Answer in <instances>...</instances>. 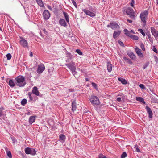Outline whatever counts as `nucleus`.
Wrapping results in <instances>:
<instances>
[{
  "instance_id": "nucleus-25",
  "label": "nucleus",
  "mask_w": 158,
  "mask_h": 158,
  "mask_svg": "<svg viewBox=\"0 0 158 158\" xmlns=\"http://www.w3.org/2000/svg\"><path fill=\"white\" fill-rule=\"evenodd\" d=\"M118 79L123 84L126 85L127 83V81L124 79L122 78H118Z\"/></svg>"
},
{
  "instance_id": "nucleus-32",
  "label": "nucleus",
  "mask_w": 158,
  "mask_h": 158,
  "mask_svg": "<svg viewBox=\"0 0 158 158\" xmlns=\"http://www.w3.org/2000/svg\"><path fill=\"white\" fill-rule=\"evenodd\" d=\"M21 104L23 105H25L27 103V100L25 99H23L21 101Z\"/></svg>"
},
{
  "instance_id": "nucleus-15",
  "label": "nucleus",
  "mask_w": 158,
  "mask_h": 158,
  "mask_svg": "<svg viewBox=\"0 0 158 158\" xmlns=\"http://www.w3.org/2000/svg\"><path fill=\"white\" fill-rule=\"evenodd\" d=\"M68 67L71 70V71H73L76 70V67L74 64H69L67 65Z\"/></svg>"
},
{
  "instance_id": "nucleus-33",
  "label": "nucleus",
  "mask_w": 158,
  "mask_h": 158,
  "mask_svg": "<svg viewBox=\"0 0 158 158\" xmlns=\"http://www.w3.org/2000/svg\"><path fill=\"white\" fill-rule=\"evenodd\" d=\"M138 31L141 33L143 36H145V34L142 29H139L138 30Z\"/></svg>"
},
{
  "instance_id": "nucleus-34",
  "label": "nucleus",
  "mask_w": 158,
  "mask_h": 158,
  "mask_svg": "<svg viewBox=\"0 0 158 158\" xmlns=\"http://www.w3.org/2000/svg\"><path fill=\"white\" fill-rule=\"evenodd\" d=\"M126 153L125 152H123L121 155V158H125L127 156Z\"/></svg>"
},
{
  "instance_id": "nucleus-57",
  "label": "nucleus",
  "mask_w": 158,
  "mask_h": 158,
  "mask_svg": "<svg viewBox=\"0 0 158 158\" xmlns=\"http://www.w3.org/2000/svg\"><path fill=\"white\" fill-rule=\"evenodd\" d=\"M43 31L45 33V34H46L47 33V32L46 31V30L45 29H44L43 30Z\"/></svg>"
},
{
  "instance_id": "nucleus-21",
  "label": "nucleus",
  "mask_w": 158,
  "mask_h": 158,
  "mask_svg": "<svg viewBox=\"0 0 158 158\" xmlns=\"http://www.w3.org/2000/svg\"><path fill=\"white\" fill-rule=\"evenodd\" d=\"M35 116H31L29 118V123L31 124L35 122Z\"/></svg>"
},
{
  "instance_id": "nucleus-41",
  "label": "nucleus",
  "mask_w": 158,
  "mask_h": 158,
  "mask_svg": "<svg viewBox=\"0 0 158 158\" xmlns=\"http://www.w3.org/2000/svg\"><path fill=\"white\" fill-rule=\"evenodd\" d=\"M98 158H106V157L102 154H100L98 156Z\"/></svg>"
},
{
  "instance_id": "nucleus-29",
  "label": "nucleus",
  "mask_w": 158,
  "mask_h": 158,
  "mask_svg": "<svg viewBox=\"0 0 158 158\" xmlns=\"http://www.w3.org/2000/svg\"><path fill=\"white\" fill-rule=\"evenodd\" d=\"M5 149L6 150H7V148H5ZM6 152L7 153V154L8 156L10 158H11L12 157V155L10 151H6Z\"/></svg>"
},
{
  "instance_id": "nucleus-45",
  "label": "nucleus",
  "mask_w": 158,
  "mask_h": 158,
  "mask_svg": "<svg viewBox=\"0 0 158 158\" xmlns=\"http://www.w3.org/2000/svg\"><path fill=\"white\" fill-rule=\"evenodd\" d=\"M140 47L142 50L144 51L145 49L144 46L143 44H140Z\"/></svg>"
},
{
  "instance_id": "nucleus-39",
  "label": "nucleus",
  "mask_w": 158,
  "mask_h": 158,
  "mask_svg": "<svg viewBox=\"0 0 158 158\" xmlns=\"http://www.w3.org/2000/svg\"><path fill=\"white\" fill-rule=\"evenodd\" d=\"M140 87L142 89L145 90L146 89V87H145L144 85L143 84H140L139 85Z\"/></svg>"
},
{
  "instance_id": "nucleus-8",
  "label": "nucleus",
  "mask_w": 158,
  "mask_h": 158,
  "mask_svg": "<svg viewBox=\"0 0 158 158\" xmlns=\"http://www.w3.org/2000/svg\"><path fill=\"white\" fill-rule=\"evenodd\" d=\"M43 15L45 20H48L50 17V14L48 10H45L43 13Z\"/></svg>"
},
{
  "instance_id": "nucleus-7",
  "label": "nucleus",
  "mask_w": 158,
  "mask_h": 158,
  "mask_svg": "<svg viewBox=\"0 0 158 158\" xmlns=\"http://www.w3.org/2000/svg\"><path fill=\"white\" fill-rule=\"evenodd\" d=\"M93 12H91L88 10H86L85 9H83L82 10V11L85 13V14L90 17H94L95 15V11H93V10H91Z\"/></svg>"
},
{
  "instance_id": "nucleus-44",
  "label": "nucleus",
  "mask_w": 158,
  "mask_h": 158,
  "mask_svg": "<svg viewBox=\"0 0 158 158\" xmlns=\"http://www.w3.org/2000/svg\"><path fill=\"white\" fill-rule=\"evenodd\" d=\"M92 86L94 87L96 89L97 87V85L94 83L93 82L92 83Z\"/></svg>"
},
{
  "instance_id": "nucleus-4",
  "label": "nucleus",
  "mask_w": 158,
  "mask_h": 158,
  "mask_svg": "<svg viewBox=\"0 0 158 158\" xmlns=\"http://www.w3.org/2000/svg\"><path fill=\"white\" fill-rule=\"evenodd\" d=\"M148 14V12L146 10H145L143 12H142L140 14V17L141 20L144 24H145L146 23V20L147 19Z\"/></svg>"
},
{
  "instance_id": "nucleus-9",
  "label": "nucleus",
  "mask_w": 158,
  "mask_h": 158,
  "mask_svg": "<svg viewBox=\"0 0 158 158\" xmlns=\"http://www.w3.org/2000/svg\"><path fill=\"white\" fill-rule=\"evenodd\" d=\"M45 69V66L43 64H41L39 65L37 70L38 73H41Z\"/></svg>"
},
{
  "instance_id": "nucleus-56",
  "label": "nucleus",
  "mask_w": 158,
  "mask_h": 158,
  "mask_svg": "<svg viewBox=\"0 0 158 158\" xmlns=\"http://www.w3.org/2000/svg\"><path fill=\"white\" fill-rule=\"evenodd\" d=\"M127 22H129V23H131L132 22V20L129 19H127Z\"/></svg>"
},
{
  "instance_id": "nucleus-14",
  "label": "nucleus",
  "mask_w": 158,
  "mask_h": 158,
  "mask_svg": "<svg viewBox=\"0 0 158 158\" xmlns=\"http://www.w3.org/2000/svg\"><path fill=\"white\" fill-rule=\"evenodd\" d=\"M119 27L118 24L115 22L111 23V28L112 29H115Z\"/></svg>"
},
{
  "instance_id": "nucleus-43",
  "label": "nucleus",
  "mask_w": 158,
  "mask_h": 158,
  "mask_svg": "<svg viewBox=\"0 0 158 158\" xmlns=\"http://www.w3.org/2000/svg\"><path fill=\"white\" fill-rule=\"evenodd\" d=\"M74 6L77 7V5L76 2L74 0H71Z\"/></svg>"
},
{
  "instance_id": "nucleus-6",
  "label": "nucleus",
  "mask_w": 158,
  "mask_h": 158,
  "mask_svg": "<svg viewBox=\"0 0 158 158\" xmlns=\"http://www.w3.org/2000/svg\"><path fill=\"white\" fill-rule=\"evenodd\" d=\"M19 43L24 48H28V47L27 41L23 37H20Z\"/></svg>"
},
{
  "instance_id": "nucleus-49",
  "label": "nucleus",
  "mask_w": 158,
  "mask_h": 158,
  "mask_svg": "<svg viewBox=\"0 0 158 158\" xmlns=\"http://www.w3.org/2000/svg\"><path fill=\"white\" fill-rule=\"evenodd\" d=\"M73 74L75 76L76 75L77 73V72L75 70L74 71H72Z\"/></svg>"
},
{
  "instance_id": "nucleus-58",
  "label": "nucleus",
  "mask_w": 158,
  "mask_h": 158,
  "mask_svg": "<svg viewBox=\"0 0 158 158\" xmlns=\"http://www.w3.org/2000/svg\"><path fill=\"white\" fill-rule=\"evenodd\" d=\"M30 56L31 57H32L33 56V54H32V52H31L30 54Z\"/></svg>"
},
{
  "instance_id": "nucleus-62",
  "label": "nucleus",
  "mask_w": 158,
  "mask_h": 158,
  "mask_svg": "<svg viewBox=\"0 0 158 158\" xmlns=\"http://www.w3.org/2000/svg\"><path fill=\"white\" fill-rule=\"evenodd\" d=\"M69 90H70V92H72V91H71L70 90V89Z\"/></svg>"
},
{
  "instance_id": "nucleus-17",
  "label": "nucleus",
  "mask_w": 158,
  "mask_h": 158,
  "mask_svg": "<svg viewBox=\"0 0 158 158\" xmlns=\"http://www.w3.org/2000/svg\"><path fill=\"white\" fill-rule=\"evenodd\" d=\"M127 53L128 56L132 59H135V56L133 52L130 51H128L127 52Z\"/></svg>"
},
{
  "instance_id": "nucleus-18",
  "label": "nucleus",
  "mask_w": 158,
  "mask_h": 158,
  "mask_svg": "<svg viewBox=\"0 0 158 158\" xmlns=\"http://www.w3.org/2000/svg\"><path fill=\"white\" fill-rule=\"evenodd\" d=\"M107 67L108 71L109 72H111L112 70V65L110 62H108L107 63Z\"/></svg>"
},
{
  "instance_id": "nucleus-47",
  "label": "nucleus",
  "mask_w": 158,
  "mask_h": 158,
  "mask_svg": "<svg viewBox=\"0 0 158 158\" xmlns=\"http://www.w3.org/2000/svg\"><path fill=\"white\" fill-rule=\"evenodd\" d=\"M149 64L148 63H146L143 66V68L144 69L146 68L147 66Z\"/></svg>"
},
{
  "instance_id": "nucleus-12",
  "label": "nucleus",
  "mask_w": 158,
  "mask_h": 158,
  "mask_svg": "<svg viewBox=\"0 0 158 158\" xmlns=\"http://www.w3.org/2000/svg\"><path fill=\"white\" fill-rule=\"evenodd\" d=\"M146 109L147 111V113L148 114L149 118H152V117L153 113L151 109L148 106H146Z\"/></svg>"
},
{
  "instance_id": "nucleus-11",
  "label": "nucleus",
  "mask_w": 158,
  "mask_h": 158,
  "mask_svg": "<svg viewBox=\"0 0 158 158\" xmlns=\"http://www.w3.org/2000/svg\"><path fill=\"white\" fill-rule=\"evenodd\" d=\"M124 31L125 32V34L126 35L131 37V34L132 33L133 34H135V33L134 32L133 30H131L130 31H128L127 29H125L124 30Z\"/></svg>"
},
{
  "instance_id": "nucleus-5",
  "label": "nucleus",
  "mask_w": 158,
  "mask_h": 158,
  "mask_svg": "<svg viewBox=\"0 0 158 158\" xmlns=\"http://www.w3.org/2000/svg\"><path fill=\"white\" fill-rule=\"evenodd\" d=\"M25 153L27 154L35 155L36 154V151L34 149L29 147L26 148L25 149Z\"/></svg>"
},
{
  "instance_id": "nucleus-30",
  "label": "nucleus",
  "mask_w": 158,
  "mask_h": 158,
  "mask_svg": "<svg viewBox=\"0 0 158 158\" xmlns=\"http://www.w3.org/2000/svg\"><path fill=\"white\" fill-rule=\"evenodd\" d=\"M130 38L132 40H138L139 39V37L135 35H131Z\"/></svg>"
},
{
  "instance_id": "nucleus-16",
  "label": "nucleus",
  "mask_w": 158,
  "mask_h": 158,
  "mask_svg": "<svg viewBox=\"0 0 158 158\" xmlns=\"http://www.w3.org/2000/svg\"><path fill=\"white\" fill-rule=\"evenodd\" d=\"M135 51L137 55L141 57H143V54L141 52V50L138 48H137L135 49Z\"/></svg>"
},
{
  "instance_id": "nucleus-59",
  "label": "nucleus",
  "mask_w": 158,
  "mask_h": 158,
  "mask_svg": "<svg viewBox=\"0 0 158 158\" xmlns=\"http://www.w3.org/2000/svg\"><path fill=\"white\" fill-rule=\"evenodd\" d=\"M158 101V100L156 98H155V102H157V101Z\"/></svg>"
},
{
  "instance_id": "nucleus-55",
  "label": "nucleus",
  "mask_w": 158,
  "mask_h": 158,
  "mask_svg": "<svg viewBox=\"0 0 158 158\" xmlns=\"http://www.w3.org/2000/svg\"><path fill=\"white\" fill-rule=\"evenodd\" d=\"M136 151L137 152H140V149L138 147H137L136 148Z\"/></svg>"
},
{
  "instance_id": "nucleus-26",
  "label": "nucleus",
  "mask_w": 158,
  "mask_h": 158,
  "mask_svg": "<svg viewBox=\"0 0 158 158\" xmlns=\"http://www.w3.org/2000/svg\"><path fill=\"white\" fill-rule=\"evenodd\" d=\"M136 99L137 101H140L144 104L145 103V102L144 101V99L142 98L139 97H137L136 98Z\"/></svg>"
},
{
  "instance_id": "nucleus-3",
  "label": "nucleus",
  "mask_w": 158,
  "mask_h": 158,
  "mask_svg": "<svg viewBox=\"0 0 158 158\" xmlns=\"http://www.w3.org/2000/svg\"><path fill=\"white\" fill-rule=\"evenodd\" d=\"M89 99L94 106H95L100 104V102L98 98L96 96H91Z\"/></svg>"
},
{
  "instance_id": "nucleus-24",
  "label": "nucleus",
  "mask_w": 158,
  "mask_h": 158,
  "mask_svg": "<svg viewBox=\"0 0 158 158\" xmlns=\"http://www.w3.org/2000/svg\"><path fill=\"white\" fill-rule=\"evenodd\" d=\"M63 14L66 22L68 23H69V16L68 14L65 12H63Z\"/></svg>"
},
{
  "instance_id": "nucleus-54",
  "label": "nucleus",
  "mask_w": 158,
  "mask_h": 158,
  "mask_svg": "<svg viewBox=\"0 0 158 158\" xmlns=\"http://www.w3.org/2000/svg\"><path fill=\"white\" fill-rule=\"evenodd\" d=\"M123 59L126 61H127V60L128 59V58H127V57L125 56L123 57Z\"/></svg>"
},
{
  "instance_id": "nucleus-22",
  "label": "nucleus",
  "mask_w": 158,
  "mask_h": 158,
  "mask_svg": "<svg viewBox=\"0 0 158 158\" xmlns=\"http://www.w3.org/2000/svg\"><path fill=\"white\" fill-rule=\"evenodd\" d=\"M59 141L61 142L64 141L66 139L65 136L62 134L60 135L59 136Z\"/></svg>"
},
{
  "instance_id": "nucleus-61",
  "label": "nucleus",
  "mask_w": 158,
  "mask_h": 158,
  "mask_svg": "<svg viewBox=\"0 0 158 158\" xmlns=\"http://www.w3.org/2000/svg\"><path fill=\"white\" fill-rule=\"evenodd\" d=\"M86 81H88V79L87 78H86Z\"/></svg>"
},
{
  "instance_id": "nucleus-10",
  "label": "nucleus",
  "mask_w": 158,
  "mask_h": 158,
  "mask_svg": "<svg viewBox=\"0 0 158 158\" xmlns=\"http://www.w3.org/2000/svg\"><path fill=\"white\" fill-rule=\"evenodd\" d=\"M151 32L155 38H158V31L156 30L154 28H151Z\"/></svg>"
},
{
  "instance_id": "nucleus-35",
  "label": "nucleus",
  "mask_w": 158,
  "mask_h": 158,
  "mask_svg": "<svg viewBox=\"0 0 158 158\" xmlns=\"http://www.w3.org/2000/svg\"><path fill=\"white\" fill-rule=\"evenodd\" d=\"M4 110L2 107L0 108V117L2 116L3 114V110Z\"/></svg>"
},
{
  "instance_id": "nucleus-46",
  "label": "nucleus",
  "mask_w": 158,
  "mask_h": 158,
  "mask_svg": "<svg viewBox=\"0 0 158 158\" xmlns=\"http://www.w3.org/2000/svg\"><path fill=\"white\" fill-rule=\"evenodd\" d=\"M127 62L129 64H131L132 63V61H131V60L129 59H128L127 60Z\"/></svg>"
},
{
  "instance_id": "nucleus-13",
  "label": "nucleus",
  "mask_w": 158,
  "mask_h": 158,
  "mask_svg": "<svg viewBox=\"0 0 158 158\" xmlns=\"http://www.w3.org/2000/svg\"><path fill=\"white\" fill-rule=\"evenodd\" d=\"M59 24L61 26L64 27L67 26V23L65 20L63 19H60L59 21Z\"/></svg>"
},
{
  "instance_id": "nucleus-2",
  "label": "nucleus",
  "mask_w": 158,
  "mask_h": 158,
  "mask_svg": "<svg viewBox=\"0 0 158 158\" xmlns=\"http://www.w3.org/2000/svg\"><path fill=\"white\" fill-rule=\"evenodd\" d=\"M123 11V13L126 12L127 14L130 15V17L131 18H134L135 16V14L133 10L130 7L124 8Z\"/></svg>"
},
{
  "instance_id": "nucleus-53",
  "label": "nucleus",
  "mask_w": 158,
  "mask_h": 158,
  "mask_svg": "<svg viewBox=\"0 0 158 158\" xmlns=\"http://www.w3.org/2000/svg\"><path fill=\"white\" fill-rule=\"evenodd\" d=\"M107 27H111V23H110V24L107 25Z\"/></svg>"
},
{
  "instance_id": "nucleus-1",
  "label": "nucleus",
  "mask_w": 158,
  "mask_h": 158,
  "mask_svg": "<svg viewBox=\"0 0 158 158\" xmlns=\"http://www.w3.org/2000/svg\"><path fill=\"white\" fill-rule=\"evenodd\" d=\"M25 78L22 76H19L16 77L15 82L16 85L19 87H23L26 84L25 81Z\"/></svg>"
},
{
  "instance_id": "nucleus-20",
  "label": "nucleus",
  "mask_w": 158,
  "mask_h": 158,
  "mask_svg": "<svg viewBox=\"0 0 158 158\" xmlns=\"http://www.w3.org/2000/svg\"><path fill=\"white\" fill-rule=\"evenodd\" d=\"M121 33V31H114L113 35V36L114 39H116L118 36H119Z\"/></svg>"
},
{
  "instance_id": "nucleus-51",
  "label": "nucleus",
  "mask_w": 158,
  "mask_h": 158,
  "mask_svg": "<svg viewBox=\"0 0 158 158\" xmlns=\"http://www.w3.org/2000/svg\"><path fill=\"white\" fill-rule=\"evenodd\" d=\"M13 142L15 143L16 141V139L14 138H11Z\"/></svg>"
},
{
  "instance_id": "nucleus-48",
  "label": "nucleus",
  "mask_w": 158,
  "mask_h": 158,
  "mask_svg": "<svg viewBox=\"0 0 158 158\" xmlns=\"http://www.w3.org/2000/svg\"><path fill=\"white\" fill-rule=\"evenodd\" d=\"M118 43L121 46H123L124 44L123 42L120 41H118Z\"/></svg>"
},
{
  "instance_id": "nucleus-28",
  "label": "nucleus",
  "mask_w": 158,
  "mask_h": 158,
  "mask_svg": "<svg viewBox=\"0 0 158 158\" xmlns=\"http://www.w3.org/2000/svg\"><path fill=\"white\" fill-rule=\"evenodd\" d=\"M38 4L41 7H43L44 6V4L42 0H36Z\"/></svg>"
},
{
  "instance_id": "nucleus-38",
  "label": "nucleus",
  "mask_w": 158,
  "mask_h": 158,
  "mask_svg": "<svg viewBox=\"0 0 158 158\" xmlns=\"http://www.w3.org/2000/svg\"><path fill=\"white\" fill-rule=\"evenodd\" d=\"M31 94H32L31 93L29 92L28 93L29 98L30 99V100H31V101H32V100H33V98L31 96Z\"/></svg>"
},
{
  "instance_id": "nucleus-19",
  "label": "nucleus",
  "mask_w": 158,
  "mask_h": 158,
  "mask_svg": "<svg viewBox=\"0 0 158 158\" xmlns=\"http://www.w3.org/2000/svg\"><path fill=\"white\" fill-rule=\"evenodd\" d=\"M32 93L37 96L39 95V92L36 87H34L32 90Z\"/></svg>"
},
{
  "instance_id": "nucleus-37",
  "label": "nucleus",
  "mask_w": 158,
  "mask_h": 158,
  "mask_svg": "<svg viewBox=\"0 0 158 158\" xmlns=\"http://www.w3.org/2000/svg\"><path fill=\"white\" fill-rule=\"evenodd\" d=\"M76 52L80 55H82V52L79 49H77L76 51Z\"/></svg>"
},
{
  "instance_id": "nucleus-52",
  "label": "nucleus",
  "mask_w": 158,
  "mask_h": 158,
  "mask_svg": "<svg viewBox=\"0 0 158 158\" xmlns=\"http://www.w3.org/2000/svg\"><path fill=\"white\" fill-rule=\"evenodd\" d=\"M117 100L119 102H120V101H121V97H118V98H117Z\"/></svg>"
},
{
  "instance_id": "nucleus-50",
  "label": "nucleus",
  "mask_w": 158,
  "mask_h": 158,
  "mask_svg": "<svg viewBox=\"0 0 158 158\" xmlns=\"http://www.w3.org/2000/svg\"><path fill=\"white\" fill-rule=\"evenodd\" d=\"M47 7L48 8V9H49L51 11H52V7L50 6H49V5H48L47 6Z\"/></svg>"
},
{
  "instance_id": "nucleus-36",
  "label": "nucleus",
  "mask_w": 158,
  "mask_h": 158,
  "mask_svg": "<svg viewBox=\"0 0 158 158\" xmlns=\"http://www.w3.org/2000/svg\"><path fill=\"white\" fill-rule=\"evenodd\" d=\"M11 55L10 53H8L6 55V57L8 60H10L11 58Z\"/></svg>"
},
{
  "instance_id": "nucleus-31",
  "label": "nucleus",
  "mask_w": 158,
  "mask_h": 158,
  "mask_svg": "<svg viewBox=\"0 0 158 158\" xmlns=\"http://www.w3.org/2000/svg\"><path fill=\"white\" fill-rule=\"evenodd\" d=\"M149 39V41L152 43L153 42V40L152 38L151 37V35L150 34L147 35Z\"/></svg>"
},
{
  "instance_id": "nucleus-60",
  "label": "nucleus",
  "mask_w": 158,
  "mask_h": 158,
  "mask_svg": "<svg viewBox=\"0 0 158 158\" xmlns=\"http://www.w3.org/2000/svg\"><path fill=\"white\" fill-rule=\"evenodd\" d=\"M157 4L158 5V0H157Z\"/></svg>"
},
{
  "instance_id": "nucleus-27",
  "label": "nucleus",
  "mask_w": 158,
  "mask_h": 158,
  "mask_svg": "<svg viewBox=\"0 0 158 158\" xmlns=\"http://www.w3.org/2000/svg\"><path fill=\"white\" fill-rule=\"evenodd\" d=\"M8 84L11 87H13L15 86V84L14 81L12 80H10L9 81Z\"/></svg>"
},
{
  "instance_id": "nucleus-42",
  "label": "nucleus",
  "mask_w": 158,
  "mask_h": 158,
  "mask_svg": "<svg viewBox=\"0 0 158 158\" xmlns=\"http://www.w3.org/2000/svg\"><path fill=\"white\" fill-rule=\"evenodd\" d=\"M153 51L154 52L156 53H157V49H156V48H155V46H153V49H152Z\"/></svg>"
},
{
  "instance_id": "nucleus-40",
  "label": "nucleus",
  "mask_w": 158,
  "mask_h": 158,
  "mask_svg": "<svg viewBox=\"0 0 158 158\" xmlns=\"http://www.w3.org/2000/svg\"><path fill=\"white\" fill-rule=\"evenodd\" d=\"M135 2L134 0H131V2H130V5L132 7H134V4Z\"/></svg>"
},
{
  "instance_id": "nucleus-23",
  "label": "nucleus",
  "mask_w": 158,
  "mask_h": 158,
  "mask_svg": "<svg viewBox=\"0 0 158 158\" xmlns=\"http://www.w3.org/2000/svg\"><path fill=\"white\" fill-rule=\"evenodd\" d=\"M72 110L73 112L76 110V103L75 102H73L72 104Z\"/></svg>"
}]
</instances>
